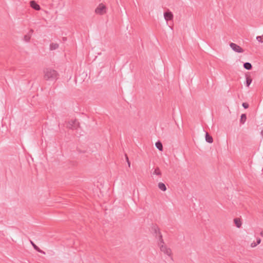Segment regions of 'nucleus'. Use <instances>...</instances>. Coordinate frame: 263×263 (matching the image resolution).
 I'll return each instance as SVG.
<instances>
[{"label":"nucleus","mask_w":263,"mask_h":263,"mask_svg":"<svg viewBox=\"0 0 263 263\" xmlns=\"http://www.w3.org/2000/svg\"><path fill=\"white\" fill-rule=\"evenodd\" d=\"M242 105L245 109H247L249 107V105L247 103H243Z\"/></svg>","instance_id":"obj_20"},{"label":"nucleus","mask_w":263,"mask_h":263,"mask_svg":"<svg viewBox=\"0 0 263 263\" xmlns=\"http://www.w3.org/2000/svg\"><path fill=\"white\" fill-rule=\"evenodd\" d=\"M30 242L31 243V245H32L33 247L34 248V249L37 251V252H40V253H43V254H45V252H44L43 251L41 250L36 245H35L34 244V243L32 241H30Z\"/></svg>","instance_id":"obj_8"},{"label":"nucleus","mask_w":263,"mask_h":263,"mask_svg":"<svg viewBox=\"0 0 263 263\" xmlns=\"http://www.w3.org/2000/svg\"><path fill=\"white\" fill-rule=\"evenodd\" d=\"M31 38V34H27L24 36V41L28 42H29Z\"/></svg>","instance_id":"obj_17"},{"label":"nucleus","mask_w":263,"mask_h":263,"mask_svg":"<svg viewBox=\"0 0 263 263\" xmlns=\"http://www.w3.org/2000/svg\"><path fill=\"white\" fill-rule=\"evenodd\" d=\"M152 175H158V176H161V172L159 169V167H156L154 171L152 173Z\"/></svg>","instance_id":"obj_14"},{"label":"nucleus","mask_w":263,"mask_h":263,"mask_svg":"<svg viewBox=\"0 0 263 263\" xmlns=\"http://www.w3.org/2000/svg\"><path fill=\"white\" fill-rule=\"evenodd\" d=\"M155 232L156 234V237L159 239V245L161 252H163L165 254L170 256L172 254L171 250L170 248L164 245L163 240L162 239V236L158 229H155Z\"/></svg>","instance_id":"obj_1"},{"label":"nucleus","mask_w":263,"mask_h":263,"mask_svg":"<svg viewBox=\"0 0 263 263\" xmlns=\"http://www.w3.org/2000/svg\"><path fill=\"white\" fill-rule=\"evenodd\" d=\"M107 8L103 4H100L95 9V13L99 15H103L106 12Z\"/></svg>","instance_id":"obj_3"},{"label":"nucleus","mask_w":263,"mask_h":263,"mask_svg":"<svg viewBox=\"0 0 263 263\" xmlns=\"http://www.w3.org/2000/svg\"><path fill=\"white\" fill-rule=\"evenodd\" d=\"M257 245H258V244H256V242H254H254H252V243H251V247L252 248H254V247H255Z\"/></svg>","instance_id":"obj_22"},{"label":"nucleus","mask_w":263,"mask_h":263,"mask_svg":"<svg viewBox=\"0 0 263 263\" xmlns=\"http://www.w3.org/2000/svg\"><path fill=\"white\" fill-rule=\"evenodd\" d=\"M247 119V116L246 114H242L240 117V122L242 124H244Z\"/></svg>","instance_id":"obj_16"},{"label":"nucleus","mask_w":263,"mask_h":263,"mask_svg":"<svg viewBox=\"0 0 263 263\" xmlns=\"http://www.w3.org/2000/svg\"><path fill=\"white\" fill-rule=\"evenodd\" d=\"M33 30L31 29L30 30V31H29V33L28 34H29L31 35L32 33H33Z\"/></svg>","instance_id":"obj_24"},{"label":"nucleus","mask_w":263,"mask_h":263,"mask_svg":"<svg viewBox=\"0 0 263 263\" xmlns=\"http://www.w3.org/2000/svg\"><path fill=\"white\" fill-rule=\"evenodd\" d=\"M63 40L64 41H66V37H63Z\"/></svg>","instance_id":"obj_25"},{"label":"nucleus","mask_w":263,"mask_h":263,"mask_svg":"<svg viewBox=\"0 0 263 263\" xmlns=\"http://www.w3.org/2000/svg\"><path fill=\"white\" fill-rule=\"evenodd\" d=\"M44 79L46 81L54 82L58 79V73L54 69L46 68L44 70Z\"/></svg>","instance_id":"obj_2"},{"label":"nucleus","mask_w":263,"mask_h":263,"mask_svg":"<svg viewBox=\"0 0 263 263\" xmlns=\"http://www.w3.org/2000/svg\"><path fill=\"white\" fill-rule=\"evenodd\" d=\"M30 6L35 10H40L41 7L35 1H32L30 2Z\"/></svg>","instance_id":"obj_6"},{"label":"nucleus","mask_w":263,"mask_h":263,"mask_svg":"<svg viewBox=\"0 0 263 263\" xmlns=\"http://www.w3.org/2000/svg\"><path fill=\"white\" fill-rule=\"evenodd\" d=\"M230 46L232 49L236 52L242 53L243 51V49L235 43H231Z\"/></svg>","instance_id":"obj_4"},{"label":"nucleus","mask_w":263,"mask_h":263,"mask_svg":"<svg viewBox=\"0 0 263 263\" xmlns=\"http://www.w3.org/2000/svg\"><path fill=\"white\" fill-rule=\"evenodd\" d=\"M205 140L209 143H211L213 141L212 136H210L207 133L205 134Z\"/></svg>","instance_id":"obj_9"},{"label":"nucleus","mask_w":263,"mask_h":263,"mask_svg":"<svg viewBox=\"0 0 263 263\" xmlns=\"http://www.w3.org/2000/svg\"><path fill=\"white\" fill-rule=\"evenodd\" d=\"M156 147L160 151H162L163 150V145L162 143L158 141L155 143Z\"/></svg>","instance_id":"obj_10"},{"label":"nucleus","mask_w":263,"mask_h":263,"mask_svg":"<svg viewBox=\"0 0 263 263\" xmlns=\"http://www.w3.org/2000/svg\"><path fill=\"white\" fill-rule=\"evenodd\" d=\"M261 240L259 238H257L256 240V244H259L260 243Z\"/></svg>","instance_id":"obj_23"},{"label":"nucleus","mask_w":263,"mask_h":263,"mask_svg":"<svg viewBox=\"0 0 263 263\" xmlns=\"http://www.w3.org/2000/svg\"><path fill=\"white\" fill-rule=\"evenodd\" d=\"M260 235L263 236V231L260 233Z\"/></svg>","instance_id":"obj_26"},{"label":"nucleus","mask_w":263,"mask_h":263,"mask_svg":"<svg viewBox=\"0 0 263 263\" xmlns=\"http://www.w3.org/2000/svg\"><path fill=\"white\" fill-rule=\"evenodd\" d=\"M59 47V44L57 43H51L50 45V49L51 50H55Z\"/></svg>","instance_id":"obj_13"},{"label":"nucleus","mask_w":263,"mask_h":263,"mask_svg":"<svg viewBox=\"0 0 263 263\" xmlns=\"http://www.w3.org/2000/svg\"><path fill=\"white\" fill-rule=\"evenodd\" d=\"M234 223L236 224V226L239 228L241 226V222L240 220L238 218H235L234 220Z\"/></svg>","instance_id":"obj_15"},{"label":"nucleus","mask_w":263,"mask_h":263,"mask_svg":"<svg viewBox=\"0 0 263 263\" xmlns=\"http://www.w3.org/2000/svg\"><path fill=\"white\" fill-rule=\"evenodd\" d=\"M158 187L160 190H162V191H165L166 190V187L165 185L162 183V182H159L158 183Z\"/></svg>","instance_id":"obj_11"},{"label":"nucleus","mask_w":263,"mask_h":263,"mask_svg":"<svg viewBox=\"0 0 263 263\" xmlns=\"http://www.w3.org/2000/svg\"><path fill=\"white\" fill-rule=\"evenodd\" d=\"M256 40L259 43H262L263 42V39H262V36H257L256 37Z\"/></svg>","instance_id":"obj_19"},{"label":"nucleus","mask_w":263,"mask_h":263,"mask_svg":"<svg viewBox=\"0 0 263 263\" xmlns=\"http://www.w3.org/2000/svg\"><path fill=\"white\" fill-rule=\"evenodd\" d=\"M252 83V79L248 77L246 78V85L247 87H249L251 83Z\"/></svg>","instance_id":"obj_18"},{"label":"nucleus","mask_w":263,"mask_h":263,"mask_svg":"<svg viewBox=\"0 0 263 263\" xmlns=\"http://www.w3.org/2000/svg\"><path fill=\"white\" fill-rule=\"evenodd\" d=\"M125 157H126V160L127 163L128 164V167H130V162L129 161V159H128V158L127 155H125Z\"/></svg>","instance_id":"obj_21"},{"label":"nucleus","mask_w":263,"mask_h":263,"mask_svg":"<svg viewBox=\"0 0 263 263\" xmlns=\"http://www.w3.org/2000/svg\"><path fill=\"white\" fill-rule=\"evenodd\" d=\"M164 17L166 21H170L173 18V14L171 11H167L164 13Z\"/></svg>","instance_id":"obj_5"},{"label":"nucleus","mask_w":263,"mask_h":263,"mask_svg":"<svg viewBox=\"0 0 263 263\" xmlns=\"http://www.w3.org/2000/svg\"><path fill=\"white\" fill-rule=\"evenodd\" d=\"M76 120H71L68 122L67 127L71 129L74 128L76 127Z\"/></svg>","instance_id":"obj_7"},{"label":"nucleus","mask_w":263,"mask_h":263,"mask_svg":"<svg viewBox=\"0 0 263 263\" xmlns=\"http://www.w3.org/2000/svg\"><path fill=\"white\" fill-rule=\"evenodd\" d=\"M243 67L247 70H251L252 68V66L250 63L246 62L243 64Z\"/></svg>","instance_id":"obj_12"}]
</instances>
